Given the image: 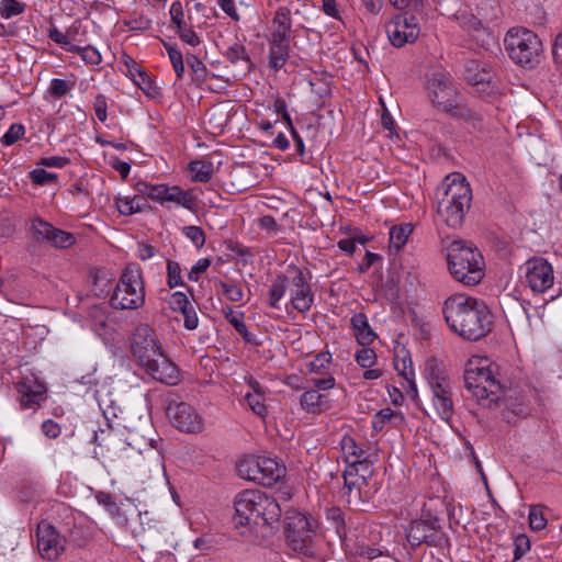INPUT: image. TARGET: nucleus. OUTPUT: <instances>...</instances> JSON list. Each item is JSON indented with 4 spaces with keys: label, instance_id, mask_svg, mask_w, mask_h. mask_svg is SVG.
Here are the masks:
<instances>
[{
    "label": "nucleus",
    "instance_id": "obj_1",
    "mask_svg": "<svg viewBox=\"0 0 562 562\" xmlns=\"http://www.w3.org/2000/svg\"><path fill=\"white\" fill-rule=\"evenodd\" d=\"M442 313L449 328L467 340L476 341L485 337L493 325V315L486 303L463 293L449 296Z\"/></svg>",
    "mask_w": 562,
    "mask_h": 562
},
{
    "label": "nucleus",
    "instance_id": "obj_2",
    "mask_svg": "<svg viewBox=\"0 0 562 562\" xmlns=\"http://www.w3.org/2000/svg\"><path fill=\"white\" fill-rule=\"evenodd\" d=\"M424 90L434 109L452 117L473 122L476 127L477 115L464 104L451 75L442 67L432 68L425 75Z\"/></svg>",
    "mask_w": 562,
    "mask_h": 562
},
{
    "label": "nucleus",
    "instance_id": "obj_3",
    "mask_svg": "<svg viewBox=\"0 0 562 562\" xmlns=\"http://www.w3.org/2000/svg\"><path fill=\"white\" fill-rule=\"evenodd\" d=\"M437 214L451 228L462 225L470 209L472 190L460 173L448 176L436 190Z\"/></svg>",
    "mask_w": 562,
    "mask_h": 562
},
{
    "label": "nucleus",
    "instance_id": "obj_4",
    "mask_svg": "<svg viewBox=\"0 0 562 562\" xmlns=\"http://www.w3.org/2000/svg\"><path fill=\"white\" fill-rule=\"evenodd\" d=\"M234 507L236 527L272 525L279 521L282 514L279 503L259 490H245L238 493Z\"/></svg>",
    "mask_w": 562,
    "mask_h": 562
},
{
    "label": "nucleus",
    "instance_id": "obj_5",
    "mask_svg": "<svg viewBox=\"0 0 562 562\" xmlns=\"http://www.w3.org/2000/svg\"><path fill=\"white\" fill-rule=\"evenodd\" d=\"M423 375L435 413L441 420L449 423L454 414L453 385L443 363L436 358L428 359Z\"/></svg>",
    "mask_w": 562,
    "mask_h": 562
},
{
    "label": "nucleus",
    "instance_id": "obj_6",
    "mask_svg": "<svg viewBox=\"0 0 562 562\" xmlns=\"http://www.w3.org/2000/svg\"><path fill=\"white\" fill-rule=\"evenodd\" d=\"M447 261L452 277L464 285H476L484 277L483 256L477 248L463 240H453L449 244Z\"/></svg>",
    "mask_w": 562,
    "mask_h": 562
},
{
    "label": "nucleus",
    "instance_id": "obj_7",
    "mask_svg": "<svg viewBox=\"0 0 562 562\" xmlns=\"http://www.w3.org/2000/svg\"><path fill=\"white\" fill-rule=\"evenodd\" d=\"M145 297L143 271L138 265L130 263L121 273L110 297V304L115 310L136 311L144 306Z\"/></svg>",
    "mask_w": 562,
    "mask_h": 562
},
{
    "label": "nucleus",
    "instance_id": "obj_8",
    "mask_svg": "<svg viewBox=\"0 0 562 562\" xmlns=\"http://www.w3.org/2000/svg\"><path fill=\"white\" fill-rule=\"evenodd\" d=\"M465 387L477 401L496 403L502 393V385L495 379L486 361H470L464 371Z\"/></svg>",
    "mask_w": 562,
    "mask_h": 562
},
{
    "label": "nucleus",
    "instance_id": "obj_9",
    "mask_svg": "<svg viewBox=\"0 0 562 562\" xmlns=\"http://www.w3.org/2000/svg\"><path fill=\"white\" fill-rule=\"evenodd\" d=\"M504 43L509 57L516 64L533 66L539 61L542 43L533 32L522 27L510 29Z\"/></svg>",
    "mask_w": 562,
    "mask_h": 562
},
{
    "label": "nucleus",
    "instance_id": "obj_10",
    "mask_svg": "<svg viewBox=\"0 0 562 562\" xmlns=\"http://www.w3.org/2000/svg\"><path fill=\"white\" fill-rule=\"evenodd\" d=\"M135 190L142 195H147L150 200L165 204L166 202L175 203L189 211H193L196 206V199L191 191L182 190L178 186H168L165 183L153 184L146 181H138Z\"/></svg>",
    "mask_w": 562,
    "mask_h": 562
},
{
    "label": "nucleus",
    "instance_id": "obj_11",
    "mask_svg": "<svg viewBox=\"0 0 562 562\" xmlns=\"http://www.w3.org/2000/svg\"><path fill=\"white\" fill-rule=\"evenodd\" d=\"M315 528L316 521L312 517L294 508L285 512L286 540L295 550L303 548V543L311 539Z\"/></svg>",
    "mask_w": 562,
    "mask_h": 562
},
{
    "label": "nucleus",
    "instance_id": "obj_12",
    "mask_svg": "<svg viewBox=\"0 0 562 562\" xmlns=\"http://www.w3.org/2000/svg\"><path fill=\"white\" fill-rule=\"evenodd\" d=\"M166 412L172 425L180 431L195 434L204 427L202 416L188 403L169 401Z\"/></svg>",
    "mask_w": 562,
    "mask_h": 562
},
{
    "label": "nucleus",
    "instance_id": "obj_13",
    "mask_svg": "<svg viewBox=\"0 0 562 562\" xmlns=\"http://www.w3.org/2000/svg\"><path fill=\"white\" fill-rule=\"evenodd\" d=\"M391 44L402 47L414 43L420 33V27L415 15L407 13L395 15L385 26Z\"/></svg>",
    "mask_w": 562,
    "mask_h": 562
},
{
    "label": "nucleus",
    "instance_id": "obj_14",
    "mask_svg": "<svg viewBox=\"0 0 562 562\" xmlns=\"http://www.w3.org/2000/svg\"><path fill=\"white\" fill-rule=\"evenodd\" d=\"M406 538L413 547H418L422 543L441 547L447 541L445 533L438 526L437 519L412 521L406 529Z\"/></svg>",
    "mask_w": 562,
    "mask_h": 562
},
{
    "label": "nucleus",
    "instance_id": "obj_15",
    "mask_svg": "<svg viewBox=\"0 0 562 562\" xmlns=\"http://www.w3.org/2000/svg\"><path fill=\"white\" fill-rule=\"evenodd\" d=\"M37 549L41 557L55 561L65 551L66 538L48 521H41L36 531Z\"/></svg>",
    "mask_w": 562,
    "mask_h": 562
},
{
    "label": "nucleus",
    "instance_id": "obj_16",
    "mask_svg": "<svg viewBox=\"0 0 562 562\" xmlns=\"http://www.w3.org/2000/svg\"><path fill=\"white\" fill-rule=\"evenodd\" d=\"M139 364L156 381L175 385L179 381V370L162 352V350L140 361Z\"/></svg>",
    "mask_w": 562,
    "mask_h": 562
},
{
    "label": "nucleus",
    "instance_id": "obj_17",
    "mask_svg": "<svg viewBox=\"0 0 562 562\" xmlns=\"http://www.w3.org/2000/svg\"><path fill=\"white\" fill-rule=\"evenodd\" d=\"M526 279L533 292H544L553 284V268L543 258H532L526 263Z\"/></svg>",
    "mask_w": 562,
    "mask_h": 562
},
{
    "label": "nucleus",
    "instance_id": "obj_18",
    "mask_svg": "<svg viewBox=\"0 0 562 562\" xmlns=\"http://www.w3.org/2000/svg\"><path fill=\"white\" fill-rule=\"evenodd\" d=\"M160 350L161 346L149 326L143 325L136 328L132 338V352L138 362L155 356Z\"/></svg>",
    "mask_w": 562,
    "mask_h": 562
},
{
    "label": "nucleus",
    "instance_id": "obj_19",
    "mask_svg": "<svg viewBox=\"0 0 562 562\" xmlns=\"http://www.w3.org/2000/svg\"><path fill=\"white\" fill-rule=\"evenodd\" d=\"M32 229L37 239L46 240L55 248H68L76 241L71 233L56 228L41 218L33 220Z\"/></svg>",
    "mask_w": 562,
    "mask_h": 562
},
{
    "label": "nucleus",
    "instance_id": "obj_20",
    "mask_svg": "<svg viewBox=\"0 0 562 562\" xmlns=\"http://www.w3.org/2000/svg\"><path fill=\"white\" fill-rule=\"evenodd\" d=\"M290 303L299 313H307L314 304V293L300 269L295 270L290 290Z\"/></svg>",
    "mask_w": 562,
    "mask_h": 562
},
{
    "label": "nucleus",
    "instance_id": "obj_21",
    "mask_svg": "<svg viewBox=\"0 0 562 562\" xmlns=\"http://www.w3.org/2000/svg\"><path fill=\"white\" fill-rule=\"evenodd\" d=\"M21 408H34L45 400L46 387L33 374L16 383Z\"/></svg>",
    "mask_w": 562,
    "mask_h": 562
},
{
    "label": "nucleus",
    "instance_id": "obj_22",
    "mask_svg": "<svg viewBox=\"0 0 562 562\" xmlns=\"http://www.w3.org/2000/svg\"><path fill=\"white\" fill-rule=\"evenodd\" d=\"M116 427L126 429L133 442H136L138 438L149 439L148 436L153 428L148 416L139 414L136 409H126L117 420Z\"/></svg>",
    "mask_w": 562,
    "mask_h": 562
},
{
    "label": "nucleus",
    "instance_id": "obj_23",
    "mask_svg": "<svg viewBox=\"0 0 562 562\" xmlns=\"http://www.w3.org/2000/svg\"><path fill=\"white\" fill-rule=\"evenodd\" d=\"M271 40L279 42H290L292 38V19L291 11L285 7H280L272 19Z\"/></svg>",
    "mask_w": 562,
    "mask_h": 562
},
{
    "label": "nucleus",
    "instance_id": "obj_24",
    "mask_svg": "<svg viewBox=\"0 0 562 562\" xmlns=\"http://www.w3.org/2000/svg\"><path fill=\"white\" fill-rule=\"evenodd\" d=\"M259 484L271 486L284 476L285 468L277 459L259 457Z\"/></svg>",
    "mask_w": 562,
    "mask_h": 562
},
{
    "label": "nucleus",
    "instance_id": "obj_25",
    "mask_svg": "<svg viewBox=\"0 0 562 562\" xmlns=\"http://www.w3.org/2000/svg\"><path fill=\"white\" fill-rule=\"evenodd\" d=\"M372 461L370 458L364 461H359V463L348 464L344 473L345 486L351 491L353 486L358 485V480L364 483L372 474Z\"/></svg>",
    "mask_w": 562,
    "mask_h": 562
},
{
    "label": "nucleus",
    "instance_id": "obj_26",
    "mask_svg": "<svg viewBox=\"0 0 562 562\" xmlns=\"http://www.w3.org/2000/svg\"><path fill=\"white\" fill-rule=\"evenodd\" d=\"M327 396L315 389H307L300 397L301 408L308 414H321L328 407Z\"/></svg>",
    "mask_w": 562,
    "mask_h": 562
},
{
    "label": "nucleus",
    "instance_id": "obj_27",
    "mask_svg": "<svg viewBox=\"0 0 562 562\" xmlns=\"http://www.w3.org/2000/svg\"><path fill=\"white\" fill-rule=\"evenodd\" d=\"M341 451L348 464L359 463V461H364L371 457L367 446L358 443L350 436H345L341 439Z\"/></svg>",
    "mask_w": 562,
    "mask_h": 562
},
{
    "label": "nucleus",
    "instance_id": "obj_28",
    "mask_svg": "<svg viewBox=\"0 0 562 562\" xmlns=\"http://www.w3.org/2000/svg\"><path fill=\"white\" fill-rule=\"evenodd\" d=\"M290 42H279L269 38L268 65L278 71L284 67L289 59Z\"/></svg>",
    "mask_w": 562,
    "mask_h": 562
},
{
    "label": "nucleus",
    "instance_id": "obj_29",
    "mask_svg": "<svg viewBox=\"0 0 562 562\" xmlns=\"http://www.w3.org/2000/svg\"><path fill=\"white\" fill-rule=\"evenodd\" d=\"M145 195L140 193L135 194L134 196L128 195H119L115 198V205L119 213L123 216H130L135 213L143 212L148 206Z\"/></svg>",
    "mask_w": 562,
    "mask_h": 562
},
{
    "label": "nucleus",
    "instance_id": "obj_30",
    "mask_svg": "<svg viewBox=\"0 0 562 562\" xmlns=\"http://www.w3.org/2000/svg\"><path fill=\"white\" fill-rule=\"evenodd\" d=\"M493 76V71L486 63L471 60L467 65V79L473 86L491 83Z\"/></svg>",
    "mask_w": 562,
    "mask_h": 562
},
{
    "label": "nucleus",
    "instance_id": "obj_31",
    "mask_svg": "<svg viewBox=\"0 0 562 562\" xmlns=\"http://www.w3.org/2000/svg\"><path fill=\"white\" fill-rule=\"evenodd\" d=\"M351 327L355 331V336L357 341L362 345L367 346L373 342L375 339V334L371 329L368 318L363 313H357L351 317Z\"/></svg>",
    "mask_w": 562,
    "mask_h": 562
},
{
    "label": "nucleus",
    "instance_id": "obj_32",
    "mask_svg": "<svg viewBox=\"0 0 562 562\" xmlns=\"http://www.w3.org/2000/svg\"><path fill=\"white\" fill-rule=\"evenodd\" d=\"M331 363V355L329 352H319L313 359L303 363L301 372L305 375L325 374Z\"/></svg>",
    "mask_w": 562,
    "mask_h": 562
},
{
    "label": "nucleus",
    "instance_id": "obj_33",
    "mask_svg": "<svg viewBox=\"0 0 562 562\" xmlns=\"http://www.w3.org/2000/svg\"><path fill=\"white\" fill-rule=\"evenodd\" d=\"M289 278L284 274H279L272 281L269 289V305L272 308H280V301L285 295V292L289 288Z\"/></svg>",
    "mask_w": 562,
    "mask_h": 562
},
{
    "label": "nucleus",
    "instance_id": "obj_34",
    "mask_svg": "<svg viewBox=\"0 0 562 562\" xmlns=\"http://www.w3.org/2000/svg\"><path fill=\"white\" fill-rule=\"evenodd\" d=\"M259 457L240 460L237 464L238 475L244 480L259 483Z\"/></svg>",
    "mask_w": 562,
    "mask_h": 562
},
{
    "label": "nucleus",
    "instance_id": "obj_35",
    "mask_svg": "<svg viewBox=\"0 0 562 562\" xmlns=\"http://www.w3.org/2000/svg\"><path fill=\"white\" fill-rule=\"evenodd\" d=\"M395 369L408 382V387L413 394V398L416 400L418 397V390L415 382V372L411 359L403 358L401 361H396Z\"/></svg>",
    "mask_w": 562,
    "mask_h": 562
},
{
    "label": "nucleus",
    "instance_id": "obj_36",
    "mask_svg": "<svg viewBox=\"0 0 562 562\" xmlns=\"http://www.w3.org/2000/svg\"><path fill=\"white\" fill-rule=\"evenodd\" d=\"M67 52L75 53L80 55L81 59L91 66H97L102 61V56L100 52L93 46H79V45H69Z\"/></svg>",
    "mask_w": 562,
    "mask_h": 562
},
{
    "label": "nucleus",
    "instance_id": "obj_37",
    "mask_svg": "<svg viewBox=\"0 0 562 562\" xmlns=\"http://www.w3.org/2000/svg\"><path fill=\"white\" fill-rule=\"evenodd\" d=\"M189 169L193 175V180L199 182H207L214 172L213 164L206 160L191 161Z\"/></svg>",
    "mask_w": 562,
    "mask_h": 562
},
{
    "label": "nucleus",
    "instance_id": "obj_38",
    "mask_svg": "<svg viewBox=\"0 0 562 562\" xmlns=\"http://www.w3.org/2000/svg\"><path fill=\"white\" fill-rule=\"evenodd\" d=\"M136 69L137 78H134V82L143 90L148 97H155L158 94V87L153 81L149 74L143 70L136 63H133Z\"/></svg>",
    "mask_w": 562,
    "mask_h": 562
},
{
    "label": "nucleus",
    "instance_id": "obj_39",
    "mask_svg": "<svg viewBox=\"0 0 562 562\" xmlns=\"http://www.w3.org/2000/svg\"><path fill=\"white\" fill-rule=\"evenodd\" d=\"M75 85L76 80L74 78L71 80L53 78L49 82L47 92L54 99H61L69 94Z\"/></svg>",
    "mask_w": 562,
    "mask_h": 562
},
{
    "label": "nucleus",
    "instance_id": "obj_40",
    "mask_svg": "<svg viewBox=\"0 0 562 562\" xmlns=\"http://www.w3.org/2000/svg\"><path fill=\"white\" fill-rule=\"evenodd\" d=\"M413 228L411 225L393 226L390 231V245L395 250H400L408 240Z\"/></svg>",
    "mask_w": 562,
    "mask_h": 562
},
{
    "label": "nucleus",
    "instance_id": "obj_41",
    "mask_svg": "<svg viewBox=\"0 0 562 562\" xmlns=\"http://www.w3.org/2000/svg\"><path fill=\"white\" fill-rule=\"evenodd\" d=\"M166 274H167V285L170 289H175L177 286H186L182 277V268L178 261L167 260L166 266Z\"/></svg>",
    "mask_w": 562,
    "mask_h": 562
},
{
    "label": "nucleus",
    "instance_id": "obj_42",
    "mask_svg": "<svg viewBox=\"0 0 562 562\" xmlns=\"http://www.w3.org/2000/svg\"><path fill=\"white\" fill-rule=\"evenodd\" d=\"M225 57L232 64L244 61L247 64L248 69L251 68L250 57L246 50V47L240 42H235L233 45H231L225 53Z\"/></svg>",
    "mask_w": 562,
    "mask_h": 562
},
{
    "label": "nucleus",
    "instance_id": "obj_43",
    "mask_svg": "<svg viewBox=\"0 0 562 562\" xmlns=\"http://www.w3.org/2000/svg\"><path fill=\"white\" fill-rule=\"evenodd\" d=\"M75 29L76 24H72L66 33H63L56 26H52L48 30V37L67 49L69 45H74L71 42L76 41V37L74 36Z\"/></svg>",
    "mask_w": 562,
    "mask_h": 562
},
{
    "label": "nucleus",
    "instance_id": "obj_44",
    "mask_svg": "<svg viewBox=\"0 0 562 562\" xmlns=\"http://www.w3.org/2000/svg\"><path fill=\"white\" fill-rule=\"evenodd\" d=\"M392 419H403L402 415L390 407L382 408L372 417V427L375 430L381 431L384 426Z\"/></svg>",
    "mask_w": 562,
    "mask_h": 562
},
{
    "label": "nucleus",
    "instance_id": "obj_45",
    "mask_svg": "<svg viewBox=\"0 0 562 562\" xmlns=\"http://www.w3.org/2000/svg\"><path fill=\"white\" fill-rule=\"evenodd\" d=\"M26 5L20 0H1L0 1V15L9 20L15 15L24 12Z\"/></svg>",
    "mask_w": 562,
    "mask_h": 562
},
{
    "label": "nucleus",
    "instance_id": "obj_46",
    "mask_svg": "<svg viewBox=\"0 0 562 562\" xmlns=\"http://www.w3.org/2000/svg\"><path fill=\"white\" fill-rule=\"evenodd\" d=\"M89 318L92 329L99 333L106 326L109 315L103 306L94 305L89 311Z\"/></svg>",
    "mask_w": 562,
    "mask_h": 562
},
{
    "label": "nucleus",
    "instance_id": "obj_47",
    "mask_svg": "<svg viewBox=\"0 0 562 562\" xmlns=\"http://www.w3.org/2000/svg\"><path fill=\"white\" fill-rule=\"evenodd\" d=\"M25 135V127L20 123H13L9 130L1 137V144L3 146H11L20 140Z\"/></svg>",
    "mask_w": 562,
    "mask_h": 562
},
{
    "label": "nucleus",
    "instance_id": "obj_48",
    "mask_svg": "<svg viewBox=\"0 0 562 562\" xmlns=\"http://www.w3.org/2000/svg\"><path fill=\"white\" fill-rule=\"evenodd\" d=\"M245 402L249 408L258 416L263 417L267 414V406L265 404V394H246Z\"/></svg>",
    "mask_w": 562,
    "mask_h": 562
},
{
    "label": "nucleus",
    "instance_id": "obj_49",
    "mask_svg": "<svg viewBox=\"0 0 562 562\" xmlns=\"http://www.w3.org/2000/svg\"><path fill=\"white\" fill-rule=\"evenodd\" d=\"M182 233L196 248L204 246L205 234L201 227L194 225L184 226Z\"/></svg>",
    "mask_w": 562,
    "mask_h": 562
},
{
    "label": "nucleus",
    "instance_id": "obj_50",
    "mask_svg": "<svg viewBox=\"0 0 562 562\" xmlns=\"http://www.w3.org/2000/svg\"><path fill=\"white\" fill-rule=\"evenodd\" d=\"M29 178L34 184L45 186L55 182L58 178L57 173L48 172L45 169L37 168L29 173Z\"/></svg>",
    "mask_w": 562,
    "mask_h": 562
},
{
    "label": "nucleus",
    "instance_id": "obj_51",
    "mask_svg": "<svg viewBox=\"0 0 562 562\" xmlns=\"http://www.w3.org/2000/svg\"><path fill=\"white\" fill-rule=\"evenodd\" d=\"M529 526L535 531H540L547 526L543 510L540 506H531L529 509Z\"/></svg>",
    "mask_w": 562,
    "mask_h": 562
},
{
    "label": "nucleus",
    "instance_id": "obj_52",
    "mask_svg": "<svg viewBox=\"0 0 562 562\" xmlns=\"http://www.w3.org/2000/svg\"><path fill=\"white\" fill-rule=\"evenodd\" d=\"M355 358L357 363L363 369L372 368L378 359L376 353L371 348H362L358 350Z\"/></svg>",
    "mask_w": 562,
    "mask_h": 562
},
{
    "label": "nucleus",
    "instance_id": "obj_53",
    "mask_svg": "<svg viewBox=\"0 0 562 562\" xmlns=\"http://www.w3.org/2000/svg\"><path fill=\"white\" fill-rule=\"evenodd\" d=\"M530 550V540L525 533H520L514 538V561L522 559Z\"/></svg>",
    "mask_w": 562,
    "mask_h": 562
},
{
    "label": "nucleus",
    "instance_id": "obj_54",
    "mask_svg": "<svg viewBox=\"0 0 562 562\" xmlns=\"http://www.w3.org/2000/svg\"><path fill=\"white\" fill-rule=\"evenodd\" d=\"M138 516L140 526L144 531H159V529L162 526L161 521L157 519L155 515L148 510L140 512Z\"/></svg>",
    "mask_w": 562,
    "mask_h": 562
},
{
    "label": "nucleus",
    "instance_id": "obj_55",
    "mask_svg": "<svg viewBox=\"0 0 562 562\" xmlns=\"http://www.w3.org/2000/svg\"><path fill=\"white\" fill-rule=\"evenodd\" d=\"M169 306L175 312H186L191 306L187 295L183 292H173L169 297Z\"/></svg>",
    "mask_w": 562,
    "mask_h": 562
},
{
    "label": "nucleus",
    "instance_id": "obj_56",
    "mask_svg": "<svg viewBox=\"0 0 562 562\" xmlns=\"http://www.w3.org/2000/svg\"><path fill=\"white\" fill-rule=\"evenodd\" d=\"M220 288L222 293L232 302H239L243 300L244 292L239 285L231 282H221Z\"/></svg>",
    "mask_w": 562,
    "mask_h": 562
},
{
    "label": "nucleus",
    "instance_id": "obj_57",
    "mask_svg": "<svg viewBox=\"0 0 562 562\" xmlns=\"http://www.w3.org/2000/svg\"><path fill=\"white\" fill-rule=\"evenodd\" d=\"M307 382L312 386L311 389L318 392L328 391L336 385V379L329 373H325L323 378H312Z\"/></svg>",
    "mask_w": 562,
    "mask_h": 562
},
{
    "label": "nucleus",
    "instance_id": "obj_58",
    "mask_svg": "<svg viewBox=\"0 0 562 562\" xmlns=\"http://www.w3.org/2000/svg\"><path fill=\"white\" fill-rule=\"evenodd\" d=\"M187 63L196 75L198 79L205 80L207 76V68L198 56L191 54L187 55Z\"/></svg>",
    "mask_w": 562,
    "mask_h": 562
},
{
    "label": "nucleus",
    "instance_id": "obj_59",
    "mask_svg": "<svg viewBox=\"0 0 562 562\" xmlns=\"http://www.w3.org/2000/svg\"><path fill=\"white\" fill-rule=\"evenodd\" d=\"M211 266V260L207 258L199 259L189 270L188 279L193 282H198L201 274L204 273Z\"/></svg>",
    "mask_w": 562,
    "mask_h": 562
},
{
    "label": "nucleus",
    "instance_id": "obj_60",
    "mask_svg": "<svg viewBox=\"0 0 562 562\" xmlns=\"http://www.w3.org/2000/svg\"><path fill=\"white\" fill-rule=\"evenodd\" d=\"M102 412L110 427H116L117 420H120V417L125 413V411L114 405L112 402L105 408H102Z\"/></svg>",
    "mask_w": 562,
    "mask_h": 562
},
{
    "label": "nucleus",
    "instance_id": "obj_61",
    "mask_svg": "<svg viewBox=\"0 0 562 562\" xmlns=\"http://www.w3.org/2000/svg\"><path fill=\"white\" fill-rule=\"evenodd\" d=\"M70 162L69 158L64 156H50L41 158L36 165L47 168H64Z\"/></svg>",
    "mask_w": 562,
    "mask_h": 562
},
{
    "label": "nucleus",
    "instance_id": "obj_62",
    "mask_svg": "<svg viewBox=\"0 0 562 562\" xmlns=\"http://www.w3.org/2000/svg\"><path fill=\"white\" fill-rule=\"evenodd\" d=\"M126 25L133 31H147L151 27V20L143 14L134 15L130 18Z\"/></svg>",
    "mask_w": 562,
    "mask_h": 562
},
{
    "label": "nucleus",
    "instance_id": "obj_63",
    "mask_svg": "<svg viewBox=\"0 0 562 562\" xmlns=\"http://www.w3.org/2000/svg\"><path fill=\"white\" fill-rule=\"evenodd\" d=\"M169 14H170V22H171L172 26H175L188 19V16H186L183 5L179 0L173 1L171 3L170 9H169Z\"/></svg>",
    "mask_w": 562,
    "mask_h": 562
},
{
    "label": "nucleus",
    "instance_id": "obj_64",
    "mask_svg": "<svg viewBox=\"0 0 562 562\" xmlns=\"http://www.w3.org/2000/svg\"><path fill=\"white\" fill-rule=\"evenodd\" d=\"M93 109H94V113H95L97 119L100 122H105L106 119H108V113H106L108 103H106L105 95L98 94L95 97L94 102H93Z\"/></svg>",
    "mask_w": 562,
    "mask_h": 562
}]
</instances>
